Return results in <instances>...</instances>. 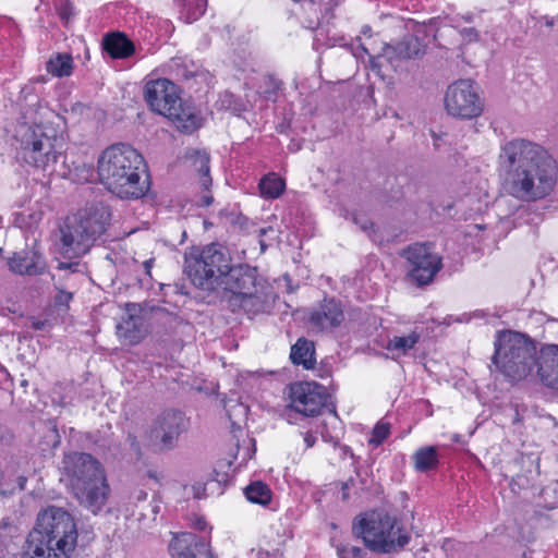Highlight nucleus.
<instances>
[{"label": "nucleus", "mask_w": 558, "mask_h": 558, "mask_svg": "<svg viewBox=\"0 0 558 558\" xmlns=\"http://www.w3.org/2000/svg\"><path fill=\"white\" fill-rule=\"evenodd\" d=\"M499 171L506 193L521 202H536L549 195L557 182V167L539 144L513 138L500 146Z\"/></svg>", "instance_id": "nucleus-1"}, {"label": "nucleus", "mask_w": 558, "mask_h": 558, "mask_svg": "<svg viewBox=\"0 0 558 558\" xmlns=\"http://www.w3.org/2000/svg\"><path fill=\"white\" fill-rule=\"evenodd\" d=\"M99 181L120 198L138 199L149 191L150 182L143 156L129 144H113L98 158Z\"/></svg>", "instance_id": "nucleus-2"}, {"label": "nucleus", "mask_w": 558, "mask_h": 558, "mask_svg": "<svg viewBox=\"0 0 558 558\" xmlns=\"http://www.w3.org/2000/svg\"><path fill=\"white\" fill-rule=\"evenodd\" d=\"M62 470L78 502L97 514L106 505L110 493L100 462L89 453L72 452L64 456Z\"/></svg>", "instance_id": "nucleus-3"}, {"label": "nucleus", "mask_w": 558, "mask_h": 558, "mask_svg": "<svg viewBox=\"0 0 558 558\" xmlns=\"http://www.w3.org/2000/svg\"><path fill=\"white\" fill-rule=\"evenodd\" d=\"M110 217L104 204H92L66 217L60 227V253L69 258L85 255L106 232Z\"/></svg>", "instance_id": "nucleus-4"}, {"label": "nucleus", "mask_w": 558, "mask_h": 558, "mask_svg": "<svg viewBox=\"0 0 558 558\" xmlns=\"http://www.w3.org/2000/svg\"><path fill=\"white\" fill-rule=\"evenodd\" d=\"M17 154L29 166L44 172L54 171L64 147V138L48 123H23L15 133Z\"/></svg>", "instance_id": "nucleus-5"}, {"label": "nucleus", "mask_w": 558, "mask_h": 558, "mask_svg": "<svg viewBox=\"0 0 558 558\" xmlns=\"http://www.w3.org/2000/svg\"><path fill=\"white\" fill-rule=\"evenodd\" d=\"M537 348L527 336L506 330L498 332L493 363L509 380L519 381L533 374Z\"/></svg>", "instance_id": "nucleus-6"}, {"label": "nucleus", "mask_w": 558, "mask_h": 558, "mask_svg": "<svg viewBox=\"0 0 558 558\" xmlns=\"http://www.w3.org/2000/svg\"><path fill=\"white\" fill-rule=\"evenodd\" d=\"M145 100L153 111L170 119L182 132L192 133L199 125L194 108L182 100L177 85L167 78L147 82Z\"/></svg>", "instance_id": "nucleus-7"}, {"label": "nucleus", "mask_w": 558, "mask_h": 558, "mask_svg": "<svg viewBox=\"0 0 558 558\" xmlns=\"http://www.w3.org/2000/svg\"><path fill=\"white\" fill-rule=\"evenodd\" d=\"M231 258L225 247L211 243L202 248H192L185 255L184 269L193 284L202 290H218Z\"/></svg>", "instance_id": "nucleus-8"}, {"label": "nucleus", "mask_w": 558, "mask_h": 558, "mask_svg": "<svg viewBox=\"0 0 558 558\" xmlns=\"http://www.w3.org/2000/svg\"><path fill=\"white\" fill-rule=\"evenodd\" d=\"M367 548L378 553H391L403 548L410 536L396 527V519L386 512H372L356 519L352 526Z\"/></svg>", "instance_id": "nucleus-9"}, {"label": "nucleus", "mask_w": 558, "mask_h": 558, "mask_svg": "<svg viewBox=\"0 0 558 558\" xmlns=\"http://www.w3.org/2000/svg\"><path fill=\"white\" fill-rule=\"evenodd\" d=\"M31 533L41 534L44 541L72 554L76 546L77 529L73 517L62 508L48 507L39 512Z\"/></svg>", "instance_id": "nucleus-10"}, {"label": "nucleus", "mask_w": 558, "mask_h": 558, "mask_svg": "<svg viewBox=\"0 0 558 558\" xmlns=\"http://www.w3.org/2000/svg\"><path fill=\"white\" fill-rule=\"evenodd\" d=\"M444 105L447 113L459 119H474L484 109L477 87L471 80H458L450 84L445 93Z\"/></svg>", "instance_id": "nucleus-11"}, {"label": "nucleus", "mask_w": 558, "mask_h": 558, "mask_svg": "<svg viewBox=\"0 0 558 558\" xmlns=\"http://www.w3.org/2000/svg\"><path fill=\"white\" fill-rule=\"evenodd\" d=\"M189 423L180 411H166L153 424L148 438L159 450H171L180 436L187 430Z\"/></svg>", "instance_id": "nucleus-12"}, {"label": "nucleus", "mask_w": 558, "mask_h": 558, "mask_svg": "<svg viewBox=\"0 0 558 558\" xmlns=\"http://www.w3.org/2000/svg\"><path fill=\"white\" fill-rule=\"evenodd\" d=\"M402 256L409 263V276L418 286L429 283L440 270L441 258L426 244H413L403 251Z\"/></svg>", "instance_id": "nucleus-13"}, {"label": "nucleus", "mask_w": 558, "mask_h": 558, "mask_svg": "<svg viewBox=\"0 0 558 558\" xmlns=\"http://www.w3.org/2000/svg\"><path fill=\"white\" fill-rule=\"evenodd\" d=\"M289 408L305 416H315L325 404L324 387L315 381H301L291 385Z\"/></svg>", "instance_id": "nucleus-14"}, {"label": "nucleus", "mask_w": 558, "mask_h": 558, "mask_svg": "<svg viewBox=\"0 0 558 558\" xmlns=\"http://www.w3.org/2000/svg\"><path fill=\"white\" fill-rule=\"evenodd\" d=\"M256 274L255 269L248 266H229L226 271L223 280L219 289L231 293V302L248 295L252 291L256 290Z\"/></svg>", "instance_id": "nucleus-15"}, {"label": "nucleus", "mask_w": 558, "mask_h": 558, "mask_svg": "<svg viewBox=\"0 0 558 558\" xmlns=\"http://www.w3.org/2000/svg\"><path fill=\"white\" fill-rule=\"evenodd\" d=\"M169 553L172 558H214L207 542L187 532L173 534Z\"/></svg>", "instance_id": "nucleus-16"}, {"label": "nucleus", "mask_w": 558, "mask_h": 558, "mask_svg": "<svg viewBox=\"0 0 558 558\" xmlns=\"http://www.w3.org/2000/svg\"><path fill=\"white\" fill-rule=\"evenodd\" d=\"M535 367L541 383L558 390V344H543L537 351Z\"/></svg>", "instance_id": "nucleus-17"}, {"label": "nucleus", "mask_w": 558, "mask_h": 558, "mask_svg": "<svg viewBox=\"0 0 558 558\" xmlns=\"http://www.w3.org/2000/svg\"><path fill=\"white\" fill-rule=\"evenodd\" d=\"M137 312L136 305H129L126 316L117 325V335L124 344H137L147 333L145 319Z\"/></svg>", "instance_id": "nucleus-18"}, {"label": "nucleus", "mask_w": 558, "mask_h": 558, "mask_svg": "<svg viewBox=\"0 0 558 558\" xmlns=\"http://www.w3.org/2000/svg\"><path fill=\"white\" fill-rule=\"evenodd\" d=\"M360 41V49L363 53L369 57V68L373 72H375L378 76L384 78L389 71H397L399 65L397 59H392L391 61L384 57L386 54V47H390V45L385 43L377 44L376 40H372L371 43H363L361 37L356 38Z\"/></svg>", "instance_id": "nucleus-19"}, {"label": "nucleus", "mask_w": 558, "mask_h": 558, "mask_svg": "<svg viewBox=\"0 0 558 558\" xmlns=\"http://www.w3.org/2000/svg\"><path fill=\"white\" fill-rule=\"evenodd\" d=\"M343 319L341 304L333 299H325L310 315L311 325L319 330L338 327Z\"/></svg>", "instance_id": "nucleus-20"}, {"label": "nucleus", "mask_w": 558, "mask_h": 558, "mask_svg": "<svg viewBox=\"0 0 558 558\" xmlns=\"http://www.w3.org/2000/svg\"><path fill=\"white\" fill-rule=\"evenodd\" d=\"M9 267L15 274L37 276L46 271L44 257L35 251H22L14 253L9 259Z\"/></svg>", "instance_id": "nucleus-21"}, {"label": "nucleus", "mask_w": 558, "mask_h": 558, "mask_svg": "<svg viewBox=\"0 0 558 558\" xmlns=\"http://www.w3.org/2000/svg\"><path fill=\"white\" fill-rule=\"evenodd\" d=\"M71 554L44 541L41 534L29 533L22 558H69Z\"/></svg>", "instance_id": "nucleus-22"}, {"label": "nucleus", "mask_w": 558, "mask_h": 558, "mask_svg": "<svg viewBox=\"0 0 558 558\" xmlns=\"http://www.w3.org/2000/svg\"><path fill=\"white\" fill-rule=\"evenodd\" d=\"M426 52L425 45L416 36H407L397 45L386 47V54L390 61L397 59L398 64L402 60L422 58Z\"/></svg>", "instance_id": "nucleus-23"}, {"label": "nucleus", "mask_w": 558, "mask_h": 558, "mask_svg": "<svg viewBox=\"0 0 558 558\" xmlns=\"http://www.w3.org/2000/svg\"><path fill=\"white\" fill-rule=\"evenodd\" d=\"M104 48L114 59L128 58L134 52L133 43L121 33L106 35Z\"/></svg>", "instance_id": "nucleus-24"}, {"label": "nucleus", "mask_w": 558, "mask_h": 558, "mask_svg": "<svg viewBox=\"0 0 558 558\" xmlns=\"http://www.w3.org/2000/svg\"><path fill=\"white\" fill-rule=\"evenodd\" d=\"M314 354V343L307 339L300 338L291 348L290 359L293 364L311 369L316 363Z\"/></svg>", "instance_id": "nucleus-25"}, {"label": "nucleus", "mask_w": 558, "mask_h": 558, "mask_svg": "<svg viewBox=\"0 0 558 558\" xmlns=\"http://www.w3.org/2000/svg\"><path fill=\"white\" fill-rule=\"evenodd\" d=\"M420 333L412 331L407 336H395L386 344V350L391 353L392 359L407 355L420 341Z\"/></svg>", "instance_id": "nucleus-26"}, {"label": "nucleus", "mask_w": 558, "mask_h": 558, "mask_svg": "<svg viewBox=\"0 0 558 558\" xmlns=\"http://www.w3.org/2000/svg\"><path fill=\"white\" fill-rule=\"evenodd\" d=\"M291 13L299 17L303 16L310 26L318 21L320 5L316 0H291Z\"/></svg>", "instance_id": "nucleus-27"}, {"label": "nucleus", "mask_w": 558, "mask_h": 558, "mask_svg": "<svg viewBox=\"0 0 558 558\" xmlns=\"http://www.w3.org/2000/svg\"><path fill=\"white\" fill-rule=\"evenodd\" d=\"M72 70L73 60L68 53H58L47 62V71L58 77L69 76Z\"/></svg>", "instance_id": "nucleus-28"}, {"label": "nucleus", "mask_w": 558, "mask_h": 558, "mask_svg": "<svg viewBox=\"0 0 558 558\" xmlns=\"http://www.w3.org/2000/svg\"><path fill=\"white\" fill-rule=\"evenodd\" d=\"M259 191L262 196L266 198H277L284 190V181L275 173L265 175L259 182Z\"/></svg>", "instance_id": "nucleus-29"}, {"label": "nucleus", "mask_w": 558, "mask_h": 558, "mask_svg": "<svg viewBox=\"0 0 558 558\" xmlns=\"http://www.w3.org/2000/svg\"><path fill=\"white\" fill-rule=\"evenodd\" d=\"M191 158L193 159L194 166L199 173V182L202 186L207 190L211 184V178L209 175V156L206 151L194 150L191 154Z\"/></svg>", "instance_id": "nucleus-30"}, {"label": "nucleus", "mask_w": 558, "mask_h": 558, "mask_svg": "<svg viewBox=\"0 0 558 558\" xmlns=\"http://www.w3.org/2000/svg\"><path fill=\"white\" fill-rule=\"evenodd\" d=\"M247 500L258 505H267L271 500L269 487L262 482H254L245 488Z\"/></svg>", "instance_id": "nucleus-31"}, {"label": "nucleus", "mask_w": 558, "mask_h": 558, "mask_svg": "<svg viewBox=\"0 0 558 558\" xmlns=\"http://www.w3.org/2000/svg\"><path fill=\"white\" fill-rule=\"evenodd\" d=\"M413 458L415 469L421 472L433 469L438 462L437 452L434 447L421 448Z\"/></svg>", "instance_id": "nucleus-32"}, {"label": "nucleus", "mask_w": 558, "mask_h": 558, "mask_svg": "<svg viewBox=\"0 0 558 558\" xmlns=\"http://www.w3.org/2000/svg\"><path fill=\"white\" fill-rule=\"evenodd\" d=\"M233 303L242 307L245 312L253 314L258 313L264 308V301L260 295L257 294L256 290L248 293V295L238 299Z\"/></svg>", "instance_id": "nucleus-33"}, {"label": "nucleus", "mask_w": 558, "mask_h": 558, "mask_svg": "<svg viewBox=\"0 0 558 558\" xmlns=\"http://www.w3.org/2000/svg\"><path fill=\"white\" fill-rule=\"evenodd\" d=\"M185 21L192 23L198 20L206 11L207 0H183Z\"/></svg>", "instance_id": "nucleus-34"}, {"label": "nucleus", "mask_w": 558, "mask_h": 558, "mask_svg": "<svg viewBox=\"0 0 558 558\" xmlns=\"http://www.w3.org/2000/svg\"><path fill=\"white\" fill-rule=\"evenodd\" d=\"M390 432V426L388 423L379 422L377 423L372 432V436L369 438V444L377 447L388 437Z\"/></svg>", "instance_id": "nucleus-35"}, {"label": "nucleus", "mask_w": 558, "mask_h": 558, "mask_svg": "<svg viewBox=\"0 0 558 558\" xmlns=\"http://www.w3.org/2000/svg\"><path fill=\"white\" fill-rule=\"evenodd\" d=\"M337 555L340 558H361L363 554V549L356 546H349L345 544H338L336 546Z\"/></svg>", "instance_id": "nucleus-36"}, {"label": "nucleus", "mask_w": 558, "mask_h": 558, "mask_svg": "<svg viewBox=\"0 0 558 558\" xmlns=\"http://www.w3.org/2000/svg\"><path fill=\"white\" fill-rule=\"evenodd\" d=\"M461 36L464 40L471 43L478 39V32L473 27H465L461 29Z\"/></svg>", "instance_id": "nucleus-37"}, {"label": "nucleus", "mask_w": 558, "mask_h": 558, "mask_svg": "<svg viewBox=\"0 0 558 558\" xmlns=\"http://www.w3.org/2000/svg\"><path fill=\"white\" fill-rule=\"evenodd\" d=\"M72 300V293L64 291L62 289H59L58 294L56 295V302L59 305H68L69 302Z\"/></svg>", "instance_id": "nucleus-38"}, {"label": "nucleus", "mask_w": 558, "mask_h": 558, "mask_svg": "<svg viewBox=\"0 0 558 558\" xmlns=\"http://www.w3.org/2000/svg\"><path fill=\"white\" fill-rule=\"evenodd\" d=\"M59 15L61 20L68 22L70 17L73 15L72 7L69 3L62 5L59 10Z\"/></svg>", "instance_id": "nucleus-39"}, {"label": "nucleus", "mask_w": 558, "mask_h": 558, "mask_svg": "<svg viewBox=\"0 0 558 558\" xmlns=\"http://www.w3.org/2000/svg\"><path fill=\"white\" fill-rule=\"evenodd\" d=\"M174 65L177 66L178 75H181L184 80H190L195 75L193 71H189L185 68H181L179 62H174Z\"/></svg>", "instance_id": "nucleus-40"}, {"label": "nucleus", "mask_w": 558, "mask_h": 558, "mask_svg": "<svg viewBox=\"0 0 558 558\" xmlns=\"http://www.w3.org/2000/svg\"><path fill=\"white\" fill-rule=\"evenodd\" d=\"M80 264L77 262L73 263H59L58 269L60 270H70L71 272H75L78 270Z\"/></svg>", "instance_id": "nucleus-41"}, {"label": "nucleus", "mask_w": 558, "mask_h": 558, "mask_svg": "<svg viewBox=\"0 0 558 558\" xmlns=\"http://www.w3.org/2000/svg\"><path fill=\"white\" fill-rule=\"evenodd\" d=\"M354 484V481L353 480H349L347 482L343 483L342 485V499L343 500H347L349 498V490H350V487Z\"/></svg>", "instance_id": "nucleus-42"}, {"label": "nucleus", "mask_w": 558, "mask_h": 558, "mask_svg": "<svg viewBox=\"0 0 558 558\" xmlns=\"http://www.w3.org/2000/svg\"><path fill=\"white\" fill-rule=\"evenodd\" d=\"M304 442L306 444L307 448L313 447L316 442V436L313 435L312 433H306L304 435Z\"/></svg>", "instance_id": "nucleus-43"}, {"label": "nucleus", "mask_w": 558, "mask_h": 558, "mask_svg": "<svg viewBox=\"0 0 558 558\" xmlns=\"http://www.w3.org/2000/svg\"><path fill=\"white\" fill-rule=\"evenodd\" d=\"M153 264H154V258L150 257L148 259H145L143 263H142V266L144 268V272L147 275V276H150V270H151V267H153Z\"/></svg>", "instance_id": "nucleus-44"}, {"label": "nucleus", "mask_w": 558, "mask_h": 558, "mask_svg": "<svg viewBox=\"0 0 558 558\" xmlns=\"http://www.w3.org/2000/svg\"><path fill=\"white\" fill-rule=\"evenodd\" d=\"M193 489H194V496L196 498H202L205 495L204 494L205 487H203L201 484L194 485Z\"/></svg>", "instance_id": "nucleus-45"}, {"label": "nucleus", "mask_w": 558, "mask_h": 558, "mask_svg": "<svg viewBox=\"0 0 558 558\" xmlns=\"http://www.w3.org/2000/svg\"><path fill=\"white\" fill-rule=\"evenodd\" d=\"M47 322L45 320H33L32 327L36 330H43L46 327Z\"/></svg>", "instance_id": "nucleus-46"}, {"label": "nucleus", "mask_w": 558, "mask_h": 558, "mask_svg": "<svg viewBox=\"0 0 558 558\" xmlns=\"http://www.w3.org/2000/svg\"><path fill=\"white\" fill-rule=\"evenodd\" d=\"M374 225L373 222L365 220L361 223V229L368 232V230L373 229Z\"/></svg>", "instance_id": "nucleus-47"}, {"label": "nucleus", "mask_w": 558, "mask_h": 558, "mask_svg": "<svg viewBox=\"0 0 558 558\" xmlns=\"http://www.w3.org/2000/svg\"><path fill=\"white\" fill-rule=\"evenodd\" d=\"M213 201H214V198L210 195H204L202 197L203 205H205V206L211 205Z\"/></svg>", "instance_id": "nucleus-48"}, {"label": "nucleus", "mask_w": 558, "mask_h": 558, "mask_svg": "<svg viewBox=\"0 0 558 558\" xmlns=\"http://www.w3.org/2000/svg\"><path fill=\"white\" fill-rule=\"evenodd\" d=\"M371 32H372V29H371V27H369V26H367V25H366V26H363V28H362V31H361L362 35H363V36H366V37H367V38H369V39H371V37H372V36H371Z\"/></svg>", "instance_id": "nucleus-49"}, {"label": "nucleus", "mask_w": 558, "mask_h": 558, "mask_svg": "<svg viewBox=\"0 0 558 558\" xmlns=\"http://www.w3.org/2000/svg\"><path fill=\"white\" fill-rule=\"evenodd\" d=\"M146 496H147V494L145 492L141 490L137 495V499L138 500L146 499Z\"/></svg>", "instance_id": "nucleus-50"}, {"label": "nucleus", "mask_w": 558, "mask_h": 558, "mask_svg": "<svg viewBox=\"0 0 558 558\" xmlns=\"http://www.w3.org/2000/svg\"><path fill=\"white\" fill-rule=\"evenodd\" d=\"M205 525H206V523H205L204 520H201V519L197 520V527L198 529L203 530L205 527Z\"/></svg>", "instance_id": "nucleus-51"}, {"label": "nucleus", "mask_w": 558, "mask_h": 558, "mask_svg": "<svg viewBox=\"0 0 558 558\" xmlns=\"http://www.w3.org/2000/svg\"><path fill=\"white\" fill-rule=\"evenodd\" d=\"M546 25H547V26H553V21H551V20H548V21L546 22Z\"/></svg>", "instance_id": "nucleus-52"}, {"label": "nucleus", "mask_w": 558, "mask_h": 558, "mask_svg": "<svg viewBox=\"0 0 558 558\" xmlns=\"http://www.w3.org/2000/svg\"><path fill=\"white\" fill-rule=\"evenodd\" d=\"M2 527H3V529H7V527H9V524H8V523H3V526H2Z\"/></svg>", "instance_id": "nucleus-53"}]
</instances>
